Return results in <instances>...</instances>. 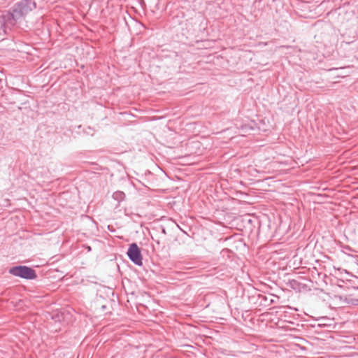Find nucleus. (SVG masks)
Listing matches in <instances>:
<instances>
[{
	"mask_svg": "<svg viewBox=\"0 0 358 358\" xmlns=\"http://www.w3.org/2000/svg\"><path fill=\"white\" fill-rule=\"evenodd\" d=\"M127 255L129 259L136 265L141 266L143 264L141 252L136 243H132L130 245L127 251Z\"/></svg>",
	"mask_w": 358,
	"mask_h": 358,
	"instance_id": "obj_2",
	"label": "nucleus"
},
{
	"mask_svg": "<svg viewBox=\"0 0 358 358\" xmlns=\"http://www.w3.org/2000/svg\"><path fill=\"white\" fill-rule=\"evenodd\" d=\"M10 273L15 276L27 279H34L36 276L32 268L24 266L13 267L10 269Z\"/></svg>",
	"mask_w": 358,
	"mask_h": 358,
	"instance_id": "obj_1",
	"label": "nucleus"
}]
</instances>
